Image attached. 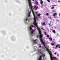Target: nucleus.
<instances>
[{"instance_id":"nucleus-19","label":"nucleus","mask_w":60,"mask_h":60,"mask_svg":"<svg viewBox=\"0 0 60 60\" xmlns=\"http://www.w3.org/2000/svg\"><path fill=\"white\" fill-rule=\"evenodd\" d=\"M44 34L45 35H47V33L45 32L44 33Z\"/></svg>"},{"instance_id":"nucleus-21","label":"nucleus","mask_w":60,"mask_h":60,"mask_svg":"<svg viewBox=\"0 0 60 60\" xmlns=\"http://www.w3.org/2000/svg\"><path fill=\"white\" fill-rule=\"evenodd\" d=\"M53 33H55L56 31H55L54 30H53Z\"/></svg>"},{"instance_id":"nucleus-32","label":"nucleus","mask_w":60,"mask_h":60,"mask_svg":"<svg viewBox=\"0 0 60 60\" xmlns=\"http://www.w3.org/2000/svg\"><path fill=\"white\" fill-rule=\"evenodd\" d=\"M59 48H60V46H59Z\"/></svg>"},{"instance_id":"nucleus-33","label":"nucleus","mask_w":60,"mask_h":60,"mask_svg":"<svg viewBox=\"0 0 60 60\" xmlns=\"http://www.w3.org/2000/svg\"><path fill=\"white\" fill-rule=\"evenodd\" d=\"M50 19H51V18L50 17Z\"/></svg>"},{"instance_id":"nucleus-27","label":"nucleus","mask_w":60,"mask_h":60,"mask_svg":"<svg viewBox=\"0 0 60 60\" xmlns=\"http://www.w3.org/2000/svg\"><path fill=\"white\" fill-rule=\"evenodd\" d=\"M56 6V5H53V6Z\"/></svg>"},{"instance_id":"nucleus-10","label":"nucleus","mask_w":60,"mask_h":60,"mask_svg":"<svg viewBox=\"0 0 60 60\" xmlns=\"http://www.w3.org/2000/svg\"><path fill=\"white\" fill-rule=\"evenodd\" d=\"M56 14H57L56 13H54L53 15V17H55L56 15Z\"/></svg>"},{"instance_id":"nucleus-7","label":"nucleus","mask_w":60,"mask_h":60,"mask_svg":"<svg viewBox=\"0 0 60 60\" xmlns=\"http://www.w3.org/2000/svg\"><path fill=\"white\" fill-rule=\"evenodd\" d=\"M60 45H57L56 46V48H55V49H57V48Z\"/></svg>"},{"instance_id":"nucleus-29","label":"nucleus","mask_w":60,"mask_h":60,"mask_svg":"<svg viewBox=\"0 0 60 60\" xmlns=\"http://www.w3.org/2000/svg\"><path fill=\"white\" fill-rule=\"evenodd\" d=\"M58 2H60V1L59 0H58Z\"/></svg>"},{"instance_id":"nucleus-24","label":"nucleus","mask_w":60,"mask_h":60,"mask_svg":"<svg viewBox=\"0 0 60 60\" xmlns=\"http://www.w3.org/2000/svg\"><path fill=\"white\" fill-rule=\"evenodd\" d=\"M51 45H54V44L53 43H52Z\"/></svg>"},{"instance_id":"nucleus-4","label":"nucleus","mask_w":60,"mask_h":60,"mask_svg":"<svg viewBox=\"0 0 60 60\" xmlns=\"http://www.w3.org/2000/svg\"><path fill=\"white\" fill-rule=\"evenodd\" d=\"M28 1L30 7H33L31 4V0H28Z\"/></svg>"},{"instance_id":"nucleus-16","label":"nucleus","mask_w":60,"mask_h":60,"mask_svg":"<svg viewBox=\"0 0 60 60\" xmlns=\"http://www.w3.org/2000/svg\"><path fill=\"white\" fill-rule=\"evenodd\" d=\"M43 25H46V23H45V22H43Z\"/></svg>"},{"instance_id":"nucleus-13","label":"nucleus","mask_w":60,"mask_h":60,"mask_svg":"<svg viewBox=\"0 0 60 60\" xmlns=\"http://www.w3.org/2000/svg\"><path fill=\"white\" fill-rule=\"evenodd\" d=\"M29 29L30 30H32V27H31V26H30V27Z\"/></svg>"},{"instance_id":"nucleus-3","label":"nucleus","mask_w":60,"mask_h":60,"mask_svg":"<svg viewBox=\"0 0 60 60\" xmlns=\"http://www.w3.org/2000/svg\"><path fill=\"white\" fill-rule=\"evenodd\" d=\"M34 30H32L30 32V34L31 36H34Z\"/></svg>"},{"instance_id":"nucleus-30","label":"nucleus","mask_w":60,"mask_h":60,"mask_svg":"<svg viewBox=\"0 0 60 60\" xmlns=\"http://www.w3.org/2000/svg\"><path fill=\"white\" fill-rule=\"evenodd\" d=\"M57 56H59V54H57Z\"/></svg>"},{"instance_id":"nucleus-34","label":"nucleus","mask_w":60,"mask_h":60,"mask_svg":"<svg viewBox=\"0 0 60 60\" xmlns=\"http://www.w3.org/2000/svg\"><path fill=\"white\" fill-rule=\"evenodd\" d=\"M32 1H34V0H32Z\"/></svg>"},{"instance_id":"nucleus-18","label":"nucleus","mask_w":60,"mask_h":60,"mask_svg":"<svg viewBox=\"0 0 60 60\" xmlns=\"http://www.w3.org/2000/svg\"><path fill=\"white\" fill-rule=\"evenodd\" d=\"M31 26L32 27H35V26H33V25H32Z\"/></svg>"},{"instance_id":"nucleus-25","label":"nucleus","mask_w":60,"mask_h":60,"mask_svg":"<svg viewBox=\"0 0 60 60\" xmlns=\"http://www.w3.org/2000/svg\"><path fill=\"white\" fill-rule=\"evenodd\" d=\"M46 15H47V16H48L49 15V13H47L46 14Z\"/></svg>"},{"instance_id":"nucleus-12","label":"nucleus","mask_w":60,"mask_h":60,"mask_svg":"<svg viewBox=\"0 0 60 60\" xmlns=\"http://www.w3.org/2000/svg\"><path fill=\"white\" fill-rule=\"evenodd\" d=\"M31 14V12H30L29 13V15H28V16H29V17L30 16V14Z\"/></svg>"},{"instance_id":"nucleus-20","label":"nucleus","mask_w":60,"mask_h":60,"mask_svg":"<svg viewBox=\"0 0 60 60\" xmlns=\"http://www.w3.org/2000/svg\"><path fill=\"white\" fill-rule=\"evenodd\" d=\"M54 7H52V8H51L52 9H54Z\"/></svg>"},{"instance_id":"nucleus-36","label":"nucleus","mask_w":60,"mask_h":60,"mask_svg":"<svg viewBox=\"0 0 60 60\" xmlns=\"http://www.w3.org/2000/svg\"><path fill=\"white\" fill-rule=\"evenodd\" d=\"M52 6H54V5H52Z\"/></svg>"},{"instance_id":"nucleus-28","label":"nucleus","mask_w":60,"mask_h":60,"mask_svg":"<svg viewBox=\"0 0 60 60\" xmlns=\"http://www.w3.org/2000/svg\"><path fill=\"white\" fill-rule=\"evenodd\" d=\"M49 26H50V24H49Z\"/></svg>"},{"instance_id":"nucleus-15","label":"nucleus","mask_w":60,"mask_h":60,"mask_svg":"<svg viewBox=\"0 0 60 60\" xmlns=\"http://www.w3.org/2000/svg\"><path fill=\"white\" fill-rule=\"evenodd\" d=\"M40 15H41V14H39L38 15V16H40Z\"/></svg>"},{"instance_id":"nucleus-17","label":"nucleus","mask_w":60,"mask_h":60,"mask_svg":"<svg viewBox=\"0 0 60 60\" xmlns=\"http://www.w3.org/2000/svg\"><path fill=\"white\" fill-rule=\"evenodd\" d=\"M47 36L48 38H49V35H47Z\"/></svg>"},{"instance_id":"nucleus-8","label":"nucleus","mask_w":60,"mask_h":60,"mask_svg":"<svg viewBox=\"0 0 60 60\" xmlns=\"http://www.w3.org/2000/svg\"><path fill=\"white\" fill-rule=\"evenodd\" d=\"M43 1L42 0H40V4H43Z\"/></svg>"},{"instance_id":"nucleus-1","label":"nucleus","mask_w":60,"mask_h":60,"mask_svg":"<svg viewBox=\"0 0 60 60\" xmlns=\"http://www.w3.org/2000/svg\"><path fill=\"white\" fill-rule=\"evenodd\" d=\"M39 36L40 37V40L41 42L42 43V44L43 45V46L45 48H44V49L45 50H46L47 51L48 53H49L50 56L51 60H53V58L55 59H56V57H52V56L51 55V52L47 48L46 46H45V43H44V42H43V39H42V38H41L42 37V35H38L37 36V38H38L39 36Z\"/></svg>"},{"instance_id":"nucleus-22","label":"nucleus","mask_w":60,"mask_h":60,"mask_svg":"<svg viewBox=\"0 0 60 60\" xmlns=\"http://www.w3.org/2000/svg\"><path fill=\"white\" fill-rule=\"evenodd\" d=\"M47 1L49 3H50V1H49V0H47Z\"/></svg>"},{"instance_id":"nucleus-2","label":"nucleus","mask_w":60,"mask_h":60,"mask_svg":"<svg viewBox=\"0 0 60 60\" xmlns=\"http://www.w3.org/2000/svg\"><path fill=\"white\" fill-rule=\"evenodd\" d=\"M41 45H40L37 48V50L38 51V53H39L40 54H41V56L39 58L38 60H43L42 59H43V58L45 55L43 54L41 52Z\"/></svg>"},{"instance_id":"nucleus-23","label":"nucleus","mask_w":60,"mask_h":60,"mask_svg":"<svg viewBox=\"0 0 60 60\" xmlns=\"http://www.w3.org/2000/svg\"><path fill=\"white\" fill-rule=\"evenodd\" d=\"M54 54L55 55H56V52H55V53H54Z\"/></svg>"},{"instance_id":"nucleus-26","label":"nucleus","mask_w":60,"mask_h":60,"mask_svg":"<svg viewBox=\"0 0 60 60\" xmlns=\"http://www.w3.org/2000/svg\"><path fill=\"white\" fill-rule=\"evenodd\" d=\"M41 29H42V30H44L43 29V28H41Z\"/></svg>"},{"instance_id":"nucleus-14","label":"nucleus","mask_w":60,"mask_h":60,"mask_svg":"<svg viewBox=\"0 0 60 60\" xmlns=\"http://www.w3.org/2000/svg\"><path fill=\"white\" fill-rule=\"evenodd\" d=\"M36 4H37V5L38 4V3L37 1L36 3Z\"/></svg>"},{"instance_id":"nucleus-6","label":"nucleus","mask_w":60,"mask_h":60,"mask_svg":"<svg viewBox=\"0 0 60 60\" xmlns=\"http://www.w3.org/2000/svg\"><path fill=\"white\" fill-rule=\"evenodd\" d=\"M34 8L36 10H37L38 9V7L35 6L34 7Z\"/></svg>"},{"instance_id":"nucleus-31","label":"nucleus","mask_w":60,"mask_h":60,"mask_svg":"<svg viewBox=\"0 0 60 60\" xmlns=\"http://www.w3.org/2000/svg\"><path fill=\"white\" fill-rule=\"evenodd\" d=\"M38 18V17H37V18Z\"/></svg>"},{"instance_id":"nucleus-9","label":"nucleus","mask_w":60,"mask_h":60,"mask_svg":"<svg viewBox=\"0 0 60 60\" xmlns=\"http://www.w3.org/2000/svg\"><path fill=\"white\" fill-rule=\"evenodd\" d=\"M33 41H34V42H33V44L36 43V42H35V41H36V40H33Z\"/></svg>"},{"instance_id":"nucleus-37","label":"nucleus","mask_w":60,"mask_h":60,"mask_svg":"<svg viewBox=\"0 0 60 60\" xmlns=\"http://www.w3.org/2000/svg\"><path fill=\"white\" fill-rule=\"evenodd\" d=\"M41 25H42V23H41Z\"/></svg>"},{"instance_id":"nucleus-5","label":"nucleus","mask_w":60,"mask_h":60,"mask_svg":"<svg viewBox=\"0 0 60 60\" xmlns=\"http://www.w3.org/2000/svg\"><path fill=\"white\" fill-rule=\"evenodd\" d=\"M28 18V16L27 17H26V18L25 19V21L26 23H27V24L28 23V22H26V21H27V19Z\"/></svg>"},{"instance_id":"nucleus-35","label":"nucleus","mask_w":60,"mask_h":60,"mask_svg":"<svg viewBox=\"0 0 60 60\" xmlns=\"http://www.w3.org/2000/svg\"><path fill=\"white\" fill-rule=\"evenodd\" d=\"M59 14V15H60V14Z\"/></svg>"},{"instance_id":"nucleus-11","label":"nucleus","mask_w":60,"mask_h":60,"mask_svg":"<svg viewBox=\"0 0 60 60\" xmlns=\"http://www.w3.org/2000/svg\"><path fill=\"white\" fill-rule=\"evenodd\" d=\"M49 39L50 40V41H52V38L51 37H50L49 38Z\"/></svg>"}]
</instances>
